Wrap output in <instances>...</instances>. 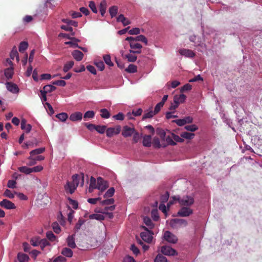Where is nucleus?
<instances>
[{
    "mask_svg": "<svg viewBox=\"0 0 262 262\" xmlns=\"http://www.w3.org/2000/svg\"><path fill=\"white\" fill-rule=\"evenodd\" d=\"M73 181L70 182L68 181L64 186V189L67 192H69L72 194L78 185V175L74 174L72 176Z\"/></svg>",
    "mask_w": 262,
    "mask_h": 262,
    "instance_id": "f257e3e1",
    "label": "nucleus"
},
{
    "mask_svg": "<svg viewBox=\"0 0 262 262\" xmlns=\"http://www.w3.org/2000/svg\"><path fill=\"white\" fill-rule=\"evenodd\" d=\"M172 199L178 201L181 206H190L194 203V199L190 196H184L182 199L180 196H173Z\"/></svg>",
    "mask_w": 262,
    "mask_h": 262,
    "instance_id": "f03ea898",
    "label": "nucleus"
},
{
    "mask_svg": "<svg viewBox=\"0 0 262 262\" xmlns=\"http://www.w3.org/2000/svg\"><path fill=\"white\" fill-rule=\"evenodd\" d=\"M142 228L145 230V231L142 232L140 233V236L142 239L147 243H150L153 238V232L148 230L147 228L145 226H142Z\"/></svg>",
    "mask_w": 262,
    "mask_h": 262,
    "instance_id": "7ed1b4c3",
    "label": "nucleus"
},
{
    "mask_svg": "<svg viewBox=\"0 0 262 262\" xmlns=\"http://www.w3.org/2000/svg\"><path fill=\"white\" fill-rule=\"evenodd\" d=\"M170 225L173 228H177L181 226L185 227L187 225V222L184 219H174L170 221Z\"/></svg>",
    "mask_w": 262,
    "mask_h": 262,
    "instance_id": "20e7f679",
    "label": "nucleus"
},
{
    "mask_svg": "<svg viewBox=\"0 0 262 262\" xmlns=\"http://www.w3.org/2000/svg\"><path fill=\"white\" fill-rule=\"evenodd\" d=\"M163 238L167 242L176 244L178 241L177 237L169 231H166L163 234Z\"/></svg>",
    "mask_w": 262,
    "mask_h": 262,
    "instance_id": "39448f33",
    "label": "nucleus"
},
{
    "mask_svg": "<svg viewBox=\"0 0 262 262\" xmlns=\"http://www.w3.org/2000/svg\"><path fill=\"white\" fill-rule=\"evenodd\" d=\"M161 252L164 255L168 256H173L178 254L176 250L167 246H162L161 248Z\"/></svg>",
    "mask_w": 262,
    "mask_h": 262,
    "instance_id": "423d86ee",
    "label": "nucleus"
},
{
    "mask_svg": "<svg viewBox=\"0 0 262 262\" xmlns=\"http://www.w3.org/2000/svg\"><path fill=\"white\" fill-rule=\"evenodd\" d=\"M108 187V184L107 181L103 180L101 177L97 178V189L103 192Z\"/></svg>",
    "mask_w": 262,
    "mask_h": 262,
    "instance_id": "0eeeda50",
    "label": "nucleus"
},
{
    "mask_svg": "<svg viewBox=\"0 0 262 262\" xmlns=\"http://www.w3.org/2000/svg\"><path fill=\"white\" fill-rule=\"evenodd\" d=\"M130 47L134 50H130L129 52L133 53L139 54L141 53L142 45L140 43L135 41L130 42Z\"/></svg>",
    "mask_w": 262,
    "mask_h": 262,
    "instance_id": "6e6552de",
    "label": "nucleus"
},
{
    "mask_svg": "<svg viewBox=\"0 0 262 262\" xmlns=\"http://www.w3.org/2000/svg\"><path fill=\"white\" fill-rule=\"evenodd\" d=\"M121 131V126L118 125L115 127H109L106 130V136L112 137L114 135H118Z\"/></svg>",
    "mask_w": 262,
    "mask_h": 262,
    "instance_id": "1a4fd4ad",
    "label": "nucleus"
},
{
    "mask_svg": "<svg viewBox=\"0 0 262 262\" xmlns=\"http://www.w3.org/2000/svg\"><path fill=\"white\" fill-rule=\"evenodd\" d=\"M135 132V129L134 127H130L125 125L123 127L122 135L125 138L129 137L133 135Z\"/></svg>",
    "mask_w": 262,
    "mask_h": 262,
    "instance_id": "9d476101",
    "label": "nucleus"
},
{
    "mask_svg": "<svg viewBox=\"0 0 262 262\" xmlns=\"http://www.w3.org/2000/svg\"><path fill=\"white\" fill-rule=\"evenodd\" d=\"M193 213L192 209L188 207H182L178 212L179 216L186 217L189 216Z\"/></svg>",
    "mask_w": 262,
    "mask_h": 262,
    "instance_id": "9b49d317",
    "label": "nucleus"
},
{
    "mask_svg": "<svg viewBox=\"0 0 262 262\" xmlns=\"http://www.w3.org/2000/svg\"><path fill=\"white\" fill-rule=\"evenodd\" d=\"M0 206L7 209H12L16 208L13 203L7 199H4L2 201L0 202Z\"/></svg>",
    "mask_w": 262,
    "mask_h": 262,
    "instance_id": "f8f14e48",
    "label": "nucleus"
},
{
    "mask_svg": "<svg viewBox=\"0 0 262 262\" xmlns=\"http://www.w3.org/2000/svg\"><path fill=\"white\" fill-rule=\"evenodd\" d=\"M6 85L7 89L10 92L13 94L18 93L19 88L16 84L13 83L11 82H7L6 83Z\"/></svg>",
    "mask_w": 262,
    "mask_h": 262,
    "instance_id": "ddd939ff",
    "label": "nucleus"
},
{
    "mask_svg": "<svg viewBox=\"0 0 262 262\" xmlns=\"http://www.w3.org/2000/svg\"><path fill=\"white\" fill-rule=\"evenodd\" d=\"M179 53L183 56H185V57L189 58H193L195 56V53L189 49H182L179 50Z\"/></svg>",
    "mask_w": 262,
    "mask_h": 262,
    "instance_id": "4468645a",
    "label": "nucleus"
},
{
    "mask_svg": "<svg viewBox=\"0 0 262 262\" xmlns=\"http://www.w3.org/2000/svg\"><path fill=\"white\" fill-rule=\"evenodd\" d=\"M82 118V114L81 112H77L72 113L70 116V120L72 121L75 122L77 121H81Z\"/></svg>",
    "mask_w": 262,
    "mask_h": 262,
    "instance_id": "2eb2a0df",
    "label": "nucleus"
},
{
    "mask_svg": "<svg viewBox=\"0 0 262 262\" xmlns=\"http://www.w3.org/2000/svg\"><path fill=\"white\" fill-rule=\"evenodd\" d=\"M186 98V96L184 94L175 95L173 98L174 103L179 105L180 103H183L185 101Z\"/></svg>",
    "mask_w": 262,
    "mask_h": 262,
    "instance_id": "dca6fc26",
    "label": "nucleus"
},
{
    "mask_svg": "<svg viewBox=\"0 0 262 262\" xmlns=\"http://www.w3.org/2000/svg\"><path fill=\"white\" fill-rule=\"evenodd\" d=\"M73 58L78 61H81L83 57V54L79 50H74L72 53Z\"/></svg>",
    "mask_w": 262,
    "mask_h": 262,
    "instance_id": "f3484780",
    "label": "nucleus"
},
{
    "mask_svg": "<svg viewBox=\"0 0 262 262\" xmlns=\"http://www.w3.org/2000/svg\"><path fill=\"white\" fill-rule=\"evenodd\" d=\"M26 120L23 119L21 121L20 125L21 129L26 130L27 133H29L31 130L32 126L30 124H27Z\"/></svg>",
    "mask_w": 262,
    "mask_h": 262,
    "instance_id": "a211bd4d",
    "label": "nucleus"
},
{
    "mask_svg": "<svg viewBox=\"0 0 262 262\" xmlns=\"http://www.w3.org/2000/svg\"><path fill=\"white\" fill-rule=\"evenodd\" d=\"M4 74L8 79H11L14 74V69L13 67H10L5 70Z\"/></svg>",
    "mask_w": 262,
    "mask_h": 262,
    "instance_id": "6ab92c4d",
    "label": "nucleus"
},
{
    "mask_svg": "<svg viewBox=\"0 0 262 262\" xmlns=\"http://www.w3.org/2000/svg\"><path fill=\"white\" fill-rule=\"evenodd\" d=\"M143 145L145 147H150L151 145V136L145 135L143 137Z\"/></svg>",
    "mask_w": 262,
    "mask_h": 262,
    "instance_id": "aec40b11",
    "label": "nucleus"
},
{
    "mask_svg": "<svg viewBox=\"0 0 262 262\" xmlns=\"http://www.w3.org/2000/svg\"><path fill=\"white\" fill-rule=\"evenodd\" d=\"M67 242L68 246L71 248H75L76 247V244L74 240V235H69L67 239Z\"/></svg>",
    "mask_w": 262,
    "mask_h": 262,
    "instance_id": "412c9836",
    "label": "nucleus"
},
{
    "mask_svg": "<svg viewBox=\"0 0 262 262\" xmlns=\"http://www.w3.org/2000/svg\"><path fill=\"white\" fill-rule=\"evenodd\" d=\"M106 7V1L105 0L102 1L100 4V12L102 16H104V14L105 13Z\"/></svg>",
    "mask_w": 262,
    "mask_h": 262,
    "instance_id": "4be33fe9",
    "label": "nucleus"
},
{
    "mask_svg": "<svg viewBox=\"0 0 262 262\" xmlns=\"http://www.w3.org/2000/svg\"><path fill=\"white\" fill-rule=\"evenodd\" d=\"M29 258V256L26 254L19 252L17 254V259L19 262H27Z\"/></svg>",
    "mask_w": 262,
    "mask_h": 262,
    "instance_id": "5701e85b",
    "label": "nucleus"
},
{
    "mask_svg": "<svg viewBox=\"0 0 262 262\" xmlns=\"http://www.w3.org/2000/svg\"><path fill=\"white\" fill-rule=\"evenodd\" d=\"M56 89V88L52 85L51 84H48L46 85H45L43 87L42 91H44L46 93H50L54 91H55Z\"/></svg>",
    "mask_w": 262,
    "mask_h": 262,
    "instance_id": "b1692460",
    "label": "nucleus"
},
{
    "mask_svg": "<svg viewBox=\"0 0 262 262\" xmlns=\"http://www.w3.org/2000/svg\"><path fill=\"white\" fill-rule=\"evenodd\" d=\"M10 57L12 60H14V58L16 57V60L17 61L19 60V56H18V53L16 49V47L14 46L11 53H10Z\"/></svg>",
    "mask_w": 262,
    "mask_h": 262,
    "instance_id": "393cba45",
    "label": "nucleus"
},
{
    "mask_svg": "<svg viewBox=\"0 0 262 262\" xmlns=\"http://www.w3.org/2000/svg\"><path fill=\"white\" fill-rule=\"evenodd\" d=\"M61 254L65 256L71 257L73 255V252L70 248H64L61 251Z\"/></svg>",
    "mask_w": 262,
    "mask_h": 262,
    "instance_id": "a878e982",
    "label": "nucleus"
},
{
    "mask_svg": "<svg viewBox=\"0 0 262 262\" xmlns=\"http://www.w3.org/2000/svg\"><path fill=\"white\" fill-rule=\"evenodd\" d=\"M45 151V147H41L37 148L35 149H34L30 151V155L31 156H34L35 155L40 154L42 152H43Z\"/></svg>",
    "mask_w": 262,
    "mask_h": 262,
    "instance_id": "bb28decb",
    "label": "nucleus"
},
{
    "mask_svg": "<svg viewBox=\"0 0 262 262\" xmlns=\"http://www.w3.org/2000/svg\"><path fill=\"white\" fill-rule=\"evenodd\" d=\"M89 218L90 219H95L98 221H103L104 220V216L100 214H92L90 215Z\"/></svg>",
    "mask_w": 262,
    "mask_h": 262,
    "instance_id": "cd10ccee",
    "label": "nucleus"
},
{
    "mask_svg": "<svg viewBox=\"0 0 262 262\" xmlns=\"http://www.w3.org/2000/svg\"><path fill=\"white\" fill-rule=\"evenodd\" d=\"M181 137L186 139H192L194 137V134L184 132L181 134Z\"/></svg>",
    "mask_w": 262,
    "mask_h": 262,
    "instance_id": "c85d7f7f",
    "label": "nucleus"
},
{
    "mask_svg": "<svg viewBox=\"0 0 262 262\" xmlns=\"http://www.w3.org/2000/svg\"><path fill=\"white\" fill-rule=\"evenodd\" d=\"M143 221L145 224L150 229H152L154 227V224H153L151 220L149 217H144Z\"/></svg>",
    "mask_w": 262,
    "mask_h": 262,
    "instance_id": "c756f323",
    "label": "nucleus"
},
{
    "mask_svg": "<svg viewBox=\"0 0 262 262\" xmlns=\"http://www.w3.org/2000/svg\"><path fill=\"white\" fill-rule=\"evenodd\" d=\"M125 71L129 73H134L137 71V67L133 64H130L125 69Z\"/></svg>",
    "mask_w": 262,
    "mask_h": 262,
    "instance_id": "7c9ffc66",
    "label": "nucleus"
},
{
    "mask_svg": "<svg viewBox=\"0 0 262 262\" xmlns=\"http://www.w3.org/2000/svg\"><path fill=\"white\" fill-rule=\"evenodd\" d=\"M18 170L26 174H29L31 173V168H29L27 166H21L18 168Z\"/></svg>",
    "mask_w": 262,
    "mask_h": 262,
    "instance_id": "2f4dec72",
    "label": "nucleus"
},
{
    "mask_svg": "<svg viewBox=\"0 0 262 262\" xmlns=\"http://www.w3.org/2000/svg\"><path fill=\"white\" fill-rule=\"evenodd\" d=\"M118 12V7L116 6H113L110 8L109 13L111 17H115Z\"/></svg>",
    "mask_w": 262,
    "mask_h": 262,
    "instance_id": "473e14b6",
    "label": "nucleus"
},
{
    "mask_svg": "<svg viewBox=\"0 0 262 262\" xmlns=\"http://www.w3.org/2000/svg\"><path fill=\"white\" fill-rule=\"evenodd\" d=\"M134 53H130L129 54H126L125 55V58L127 59L129 62H135L137 59V56L134 55Z\"/></svg>",
    "mask_w": 262,
    "mask_h": 262,
    "instance_id": "72a5a7b5",
    "label": "nucleus"
},
{
    "mask_svg": "<svg viewBox=\"0 0 262 262\" xmlns=\"http://www.w3.org/2000/svg\"><path fill=\"white\" fill-rule=\"evenodd\" d=\"M101 116L103 118L107 119L110 118L111 115L108 110L106 108H102L100 110Z\"/></svg>",
    "mask_w": 262,
    "mask_h": 262,
    "instance_id": "f704fd0d",
    "label": "nucleus"
},
{
    "mask_svg": "<svg viewBox=\"0 0 262 262\" xmlns=\"http://www.w3.org/2000/svg\"><path fill=\"white\" fill-rule=\"evenodd\" d=\"M74 66V61H70L68 62H67L63 67V71L64 72L66 73L69 70H70L73 66Z\"/></svg>",
    "mask_w": 262,
    "mask_h": 262,
    "instance_id": "c9c22d12",
    "label": "nucleus"
},
{
    "mask_svg": "<svg viewBox=\"0 0 262 262\" xmlns=\"http://www.w3.org/2000/svg\"><path fill=\"white\" fill-rule=\"evenodd\" d=\"M155 262H167V258L162 254H158L155 258Z\"/></svg>",
    "mask_w": 262,
    "mask_h": 262,
    "instance_id": "e433bc0d",
    "label": "nucleus"
},
{
    "mask_svg": "<svg viewBox=\"0 0 262 262\" xmlns=\"http://www.w3.org/2000/svg\"><path fill=\"white\" fill-rule=\"evenodd\" d=\"M56 117L60 121L64 122L68 118V115L66 113H61L56 115Z\"/></svg>",
    "mask_w": 262,
    "mask_h": 262,
    "instance_id": "4c0bfd02",
    "label": "nucleus"
},
{
    "mask_svg": "<svg viewBox=\"0 0 262 262\" xmlns=\"http://www.w3.org/2000/svg\"><path fill=\"white\" fill-rule=\"evenodd\" d=\"M28 47V43L26 41H21L19 46V51L20 52H24Z\"/></svg>",
    "mask_w": 262,
    "mask_h": 262,
    "instance_id": "58836bf2",
    "label": "nucleus"
},
{
    "mask_svg": "<svg viewBox=\"0 0 262 262\" xmlns=\"http://www.w3.org/2000/svg\"><path fill=\"white\" fill-rule=\"evenodd\" d=\"M114 192L115 189L114 188V187H111L105 193L103 197L105 199L112 197L114 195Z\"/></svg>",
    "mask_w": 262,
    "mask_h": 262,
    "instance_id": "ea45409f",
    "label": "nucleus"
},
{
    "mask_svg": "<svg viewBox=\"0 0 262 262\" xmlns=\"http://www.w3.org/2000/svg\"><path fill=\"white\" fill-rule=\"evenodd\" d=\"M156 132L157 134L160 136L161 139L162 140H165V138L167 136L164 130L161 128H157Z\"/></svg>",
    "mask_w": 262,
    "mask_h": 262,
    "instance_id": "a19ab883",
    "label": "nucleus"
},
{
    "mask_svg": "<svg viewBox=\"0 0 262 262\" xmlns=\"http://www.w3.org/2000/svg\"><path fill=\"white\" fill-rule=\"evenodd\" d=\"M103 59L105 63L110 67L113 66L114 64L111 61L110 55H105L103 56Z\"/></svg>",
    "mask_w": 262,
    "mask_h": 262,
    "instance_id": "79ce46f5",
    "label": "nucleus"
},
{
    "mask_svg": "<svg viewBox=\"0 0 262 262\" xmlns=\"http://www.w3.org/2000/svg\"><path fill=\"white\" fill-rule=\"evenodd\" d=\"M171 133H170L169 135H167L165 138V140L167 143V144L170 145H175L176 144V143L173 141V139L172 137V136L171 135Z\"/></svg>",
    "mask_w": 262,
    "mask_h": 262,
    "instance_id": "37998d69",
    "label": "nucleus"
},
{
    "mask_svg": "<svg viewBox=\"0 0 262 262\" xmlns=\"http://www.w3.org/2000/svg\"><path fill=\"white\" fill-rule=\"evenodd\" d=\"M155 115H156L155 112L154 111H152V110H151L149 112L146 113L144 114V115L143 116V117H142V119L145 120L146 119L151 118Z\"/></svg>",
    "mask_w": 262,
    "mask_h": 262,
    "instance_id": "c03bdc74",
    "label": "nucleus"
},
{
    "mask_svg": "<svg viewBox=\"0 0 262 262\" xmlns=\"http://www.w3.org/2000/svg\"><path fill=\"white\" fill-rule=\"evenodd\" d=\"M95 116V112L93 111H88L85 113L83 117L84 119H92Z\"/></svg>",
    "mask_w": 262,
    "mask_h": 262,
    "instance_id": "a18cd8bd",
    "label": "nucleus"
},
{
    "mask_svg": "<svg viewBox=\"0 0 262 262\" xmlns=\"http://www.w3.org/2000/svg\"><path fill=\"white\" fill-rule=\"evenodd\" d=\"M185 129L187 130L190 131V132H194L198 129V127L197 125L195 124H191V125H186L184 127Z\"/></svg>",
    "mask_w": 262,
    "mask_h": 262,
    "instance_id": "49530a36",
    "label": "nucleus"
},
{
    "mask_svg": "<svg viewBox=\"0 0 262 262\" xmlns=\"http://www.w3.org/2000/svg\"><path fill=\"white\" fill-rule=\"evenodd\" d=\"M46 236L51 242H54L56 239V236L52 231H48L46 233Z\"/></svg>",
    "mask_w": 262,
    "mask_h": 262,
    "instance_id": "de8ad7c7",
    "label": "nucleus"
},
{
    "mask_svg": "<svg viewBox=\"0 0 262 262\" xmlns=\"http://www.w3.org/2000/svg\"><path fill=\"white\" fill-rule=\"evenodd\" d=\"M169 194L168 191H166L164 194L162 195L160 198L161 203L164 204L166 202L169 198Z\"/></svg>",
    "mask_w": 262,
    "mask_h": 262,
    "instance_id": "09e8293b",
    "label": "nucleus"
},
{
    "mask_svg": "<svg viewBox=\"0 0 262 262\" xmlns=\"http://www.w3.org/2000/svg\"><path fill=\"white\" fill-rule=\"evenodd\" d=\"M114 202H115L114 199L113 198H111V199H105L103 201H102L101 202V204L102 205H109L113 204L114 203Z\"/></svg>",
    "mask_w": 262,
    "mask_h": 262,
    "instance_id": "8fccbe9b",
    "label": "nucleus"
},
{
    "mask_svg": "<svg viewBox=\"0 0 262 262\" xmlns=\"http://www.w3.org/2000/svg\"><path fill=\"white\" fill-rule=\"evenodd\" d=\"M136 42L137 41H142L143 42H144L145 45L147 44L148 41L147 38L145 37V36L143 35H140L136 37H135Z\"/></svg>",
    "mask_w": 262,
    "mask_h": 262,
    "instance_id": "3c124183",
    "label": "nucleus"
},
{
    "mask_svg": "<svg viewBox=\"0 0 262 262\" xmlns=\"http://www.w3.org/2000/svg\"><path fill=\"white\" fill-rule=\"evenodd\" d=\"M151 216L155 221H158L159 216L158 215V210L157 209H153L151 212Z\"/></svg>",
    "mask_w": 262,
    "mask_h": 262,
    "instance_id": "603ef678",
    "label": "nucleus"
},
{
    "mask_svg": "<svg viewBox=\"0 0 262 262\" xmlns=\"http://www.w3.org/2000/svg\"><path fill=\"white\" fill-rule=\"evenodd\" d=\"M52 226L54 231L56 233H59L60 232V231H61L60 227L59 224L57 222H54L52 224Z\"/></svg>",
    "mask_w": 262,
    "mask_h": 262,
    "instance_id": "864d4df0",
    "label": "nucleus"
},
{
    "mask_svg": "<svg viewBox=\"0 0 262 262\" xmlns=\"http://www.w3.org/2000/svg\"><path fill=\"white\" fill-rule=\"evenodd\" d=\"M106 126L105 125H96L95 130L100 134H103L106 130Z\"/></svg>",
    "mask_w": 262,
    "mask_h": 262,
    "instance_id": "5fc2aeb1",
    "label": "nucleus"
},
{
    "mask_svg": "<svg viewBox=\"0 0 262 262\" xmlns=\"http://www.w3.org/2000/svg\"><path fill=\"white\" fill-rule=\"evenodd\" d=\"M85 221L83 219H80L78 222L76 224L75 226V229L76 231L79 230L81 226L84 223Z\"/></svg>",
    "mask_w": 262,
    "mask_h": 262,
    "instance_id": "6e6d98bb",
    "label": "nucleus"
},
{
    "mask_svg": "<svg viewBox=\"0 0 262 262\" xmlns=\"http://www.w3.org/2000/svg\"><path fill=\"white\" fill-rule=\"evenodd\" d=\"M39 245L41 248V249H43V248L50 245V243L46 239H42L40 240L39 241Z\"/></svg>",
    "mask_w": 262,
    "mask_h": 262,
    "instance_id": "4d7b16f0",
    "label": "nucleus"
},
{
    "mask_svg": "<svg viewBox=\"0 0 262 262\" xmlns=\"http://www.w3.org/2000/svg\"><path fill=\"white\" fill-rule=\"evenodd\" d=\"M171 135L172 136V137L174 141L177 142H183L184 140L183 139V138H181L178 135H176L173 133L171 134Z\"/></svg>",
    "mask_w": 262,
    "mask_h": 262,
    "instance_id": "13d9d810",
    "label": "nucleus"
},
{
    "mask_svg": "<svg viewBox=\"0 0 262 262\" xmlns=\"http://www.w3.org/2000/svg\"><path fill=\"white\" fill-rule=\"evenodd\" d=\"M153 145L156 148H160L161 146L160 140L157 137H155L152 142Z\"/></svg>",
    "mask_w": 262,
    "mask_h": 262,
    "instance_id": "bf43d9fd",
    "label": "nucleus"
},
{
    "mask_svg": "<svg viewBox=\"0 0 262 262\" xmlns=\"http://www.w3.org/2000/svg\"><path fill=\"white\" fill-rule=\"evenodd\" d=\"M53 85H57L61 86H64L66 84L65 81L62 80H56L52 82Z\"/></svg>",
    "mask_w": 262,
    "mask_h": 262,
    "instance_id": "052dcab7",
    "label": "nucleus"
},
{
    "mask_svg": "<svg viewBox=\"0 0 262 262\" xmlns=\"http://www.w3.org/2000/svg\"><path fill=\"white\" fill-rule=\"evenodd\" d=\"M140 33V30L138 28H134L128 31V33L130 35H137Z\"/></svg>",
    "mask_w": 262,
    "mask_h": 262,
    "instance_id": "680f3d73",
    "label": "nucleus"
},
{
    "mask_svg": "<svg viewBox=\"0 0 262 262\" xmlns=\"http://www.w3.org/2000/svg\"><path fill=\"white\" fill-rule=\"evenodd\" d=\"M69 204L72 206L74 209H77L78 208V203L76 201L72 200V199L68 198Z\"/></svg>",
    "mask_w": 262,
    "mask_h": 262,
    "instance_id": "e2e57ef3",
    "label": "nucleus"
},
{
    "mask_svg": "<svg viewBox=\"0 0 262 262\" xmlns=\"http://www.w3.org/2000/svg\"><path fill=\"white\" fill-rule=\"evenodd\" d=\"M192 89V85L189 83L185 84L181 89V92H183L185 91H190Z\"/></svg>",
    "mask_w": 262,
    "mask_h": 262,
    "instance_id": "0e129e2a",
    "label": "nucleus"
},
{
    "mask_svg": "<svg viewBox=\"0 0 262 262\" xmlns=\"http://www.w3.org/2000/svg\"><path fill=\"white\" fill-rule=\"evenodd\" d=\"M130 249L136 255L140 253L139 249L134 244L131 245Z\"/></svg>",
    "mask_w": 262,
    "mask_h": 262,
    "instance_id": "69168bd1",
    "label": "nucleus"
},
{
    "mask_svg": "<svg viewBox=\"0 0 262 262\" xmlns=\"http://www.w3.org/2000/svg\"><path fill=\"white\" fill-rule=\"evenodd\" d=\"M97 67L100 70L103 71L104 69V64L102 61H99L95 63Z\"/></svg>",
    "mask_w": 262,
    "mask_h": 262,
    "instance_id": "338daca9",
    "label": "nucleus"
},
{
    "mask_svg": "<svg viewBox=\"0 0 262 262\" xmlns=\"http://www.w3.org/2000/svg\"><path fill=\"white\" fill-rule=\"evenodd\" d=\"M66 261L67 259L62 256H59L53 260V262H66Z\"/></svg>",
    "mask_w": 262,
    "mask_h": 262,
    "instance_id": "774afa93",
    "label": "nucleus"
}]
</instances>
